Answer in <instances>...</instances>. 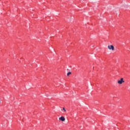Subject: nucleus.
<instances>
[{"label": "nucleus", "instance_id": "3", "mask_svg": "<svg viewBox=\"0 0 130 130\" xmlns=\"http://www.w3.org/2000/svg\"><path fill=\"white\" fill-rule=\"evenodd\" d=\"M59 120H61V121H64L66 120V118L63 116H61L59 118Z\"/></svg>", "mask_w": 130, "mask_h": 130}, {"label": "nucleus", "instance_id": "4", "mask_svg": "<svg viewBox=\"0 0 130 130\" xmlns=\"http://www.w3.org/2000/svg\"><path fill=\"white\" fill-rule=\"evenodd\" d=\"M71 74H72V73H71V72H68V73H67V76H70V75H71Z\"/></svg>", "mask_w": 130, "mask_h": 130}, {"label": "nucleus", "instance_id": "5", "mask_svg": "<svg viewBox=\"0 0 130 130\" xmlns=\"http://www.w3.org/2000/svg\"><path fill=\"white\" fill-rule=\"evenodd\" d=\"M63 110L64 111V112H66V111H67L66 110V109H64V108H63Z\"/></svg>", "mask_w": 130, "mask_h": 130}, {"label": "nucleus", "instance_id": "2", "mask_svg": "<svg viewBox=\"0 0 130 130\" xmlns=\"http://www.w3.org/2000/svg\"><path fill=\"white\" fill-rule=\"evenodd\" d=\"M108 48L110 49V50H114V46L113 45H110L108 46Z\"/></svg>", "mask_w": 130, "mask_h": 130}, {"label": "nucleus", "instance_id": "1", "mask_svg": "<svg viewBox=\"0 0 130 130\" xmlns=\"http://www.w3.org/2000/svg\"><path fill=\"white\" fill-rule=\"evenodd\" d=\"M122 83H124V81L123 80V79L122 78H121L120 79V80L118 81V83H119L120 85H121V84H122Z\"/></svg>", "mask_w": 130, "mask_h": 130}]
</instances>
